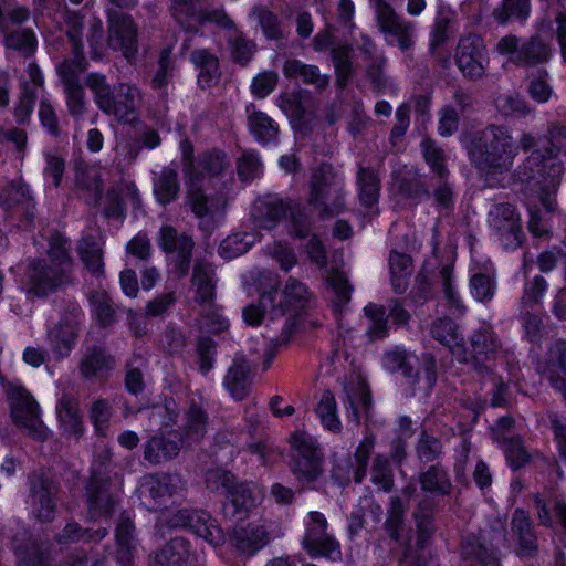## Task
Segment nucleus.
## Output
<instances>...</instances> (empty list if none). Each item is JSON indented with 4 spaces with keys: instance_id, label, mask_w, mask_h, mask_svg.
<instances>
[{
    "instance_id": "obj_1",
    "label": "nucleus",
    "mask_w": 566,
    "mask_h": 566,
    "mask_svg": "<svg viewBox=\"0 0 566 566\" xmlns=\"http://www.w3.org/2000/svg\"><path fill=\"white\" fill-rule=\"evenodd\" d=\"M565 138L566 128L553 124L545 135L538 137L524 135L521 139L523 149L531 150L524 163L521 180L537 193L547 212L555 209V195L564 174V164L559 159V154Z\"/></svg>"
},
{
    "instance_id": "obj_2",
    "label": "nucleus",
    "mask_w": 566,
    "mask_h": 566,
    "mask_svg": "<svg viewBox=\"0 0 566 566\" xmlns=\"http://www.w3.org/2000/svg\"><path fill=\"white\" fill-rule=\"evenodd\" d=\"M280 276L272 271L251 272L245 283L251 284L260 295L259 305L251 304L243 308V319L248 325L256 326L268 315L271 319L283 316L285 313L302 307L307 301L306 286L290 279L283 291L279 292Z\"/></svg>"
},
{
    "instance_id": "obj_3",
    "label": "nucleus",
    "mask_w": 566,
    "mask_h": 566,
    "mask_svg": "<svg viewBox=\"0 0 566 566\" xmlns=\"http://www.w3.org/2000/svg\"><path fill=\"white\" fill-rule=\"evenodd\" d=\"M71 260L64 238L56 233L49 240L45 256L29 262L20 277L29 297H44L66 283Z\"/></svg>"
},
{
    "instance_id": "obj_4",
    "label": "nucleus",
    "mask_w": 566,
    "mask_h": 566,
    "mask_svg": "<svg viewBox=\"0 0 566 566\" xmlns=\"http://www.w3.org/2000/svg\"><path fill=\"white\" fill-rule=\"evenodd\" d=\"M199 167L202 169L200 176H195L191 167L187 169L188 201L200 226L210 230L223 218L228 200L223 195H212L207 189H201L200 185L206 176L217 175L223 169L224 156L220 153L209 154L200 160Z\"/></svg>"
},
{
    "instance_id": "obj_5",
    "label": "nucleus",
    "mask_w": 566,
    "mask_h": 566,
    "mask_svg": "<svg viewBox=\"0 0 566 566\" xmlns=\"http://www.w3.org/2000/svg\"><path fill=\"white\" fill-rule=\"evenodd\" d=\"M66 33L73 43V60H65L59 67L57 72L61 76L66 93V101L70 112L78 116L84 111V99L82 88L78 86V74L85 69V59L82 54V46L78 43V30L82 25L81 18L76 14H70L66 20Z\"/></svg>"
},
{
    "instance_id": "obj_6",
    "label": "nucleus",
    "mask_w": 566,
    "mask_h": 566,
    "mask_svg": "<svg viewBox=\"0 0 566 566\" xmlns=\"http://www.w3.org/2000/svg\"><path fill=\"white\" fill-rule=\"evenodd\" d=\"M87 85L103 112L113 115L119 122L130 123L136 118V107L140 99L137 88L122 84L116 95H113L104 76L98 74H91L87 77Z\"/></svg>"
},
{
    "instance_id": "obj_7",
    "label": "nucleus",
    "mask_w": 566,
    "mask_h": 566,
    "mask_svg": "<svg viewBox=\"0 0 566 566\" xmlns=\"http://www.w3.org/2000/svg\"><path fill=\"white\" fill-rule=\"evenodd\" d=\"M310 205L319 214L338 213L344 207L340 182L329 165L314 172L311 182Z\"/></svg>"
},
{
    "instance_id": "obj_8",
    "label": "nucleus",
    "mask_w": 566,
    "mask_h": 566,
    "mask_svg": "<svg viewBox=\"0 0 566 566\" xmlns=\"http://www.w3.org/2000/svg\"><path fill=\"white\" fill-rule=\"evenodd\" d=\"M7 395L13 421L34 438L44 439L46 429L40 419L39 406L30 394L19 382H11L7 387Z\"/></svg>"
},
{
    "instance_id": "obj_9",
    "label": "nucleus",
    "mask_w": 566,
    "mask_h": 566,
    "mask_svg": "<svg viewBox=\"0 0 566 566\" xmlns=\"http://www.w3.org/2000/svg\"><path fill=\"white\" fill-rule=\"evenodd\" d=\"M304 525L303 547L312 557L337 559L340 556L339 545L326 534L327 521L323 514L310 512Z\"/></svg>"
},
{
    "instance_id": "obj_10",
    "label": "nucleus",
    "mask_w": 566,
    "mask_h": 566,
    "mask_svg": "<svg viewBox=\"0 0 566 566\" xmlns=\"http://www.w3.org/2000/svg\"><path fill=\"white\" fill-rule=\"evenodd\" d=\"M380 32L386 42L407 50L412 44V25L401 20L394 10L382 0H370Z\"/></svg>"
},
{
    "instance_id": "obj_11",
    "label": "nucleus",
    "mask_w": 566,
    "mask_h": 566,
    "mask_svg": "<svg viewBox=\"0 0 566 566\" xmlns=\"http://www.w3.org/2000/svg\"><path fill=\"white\" fill-rule=\"evenodd\" d=\"M260 207L266 209L264 217L259 221L262 228L268 230L274 228L277 220L283 216L285 227L293 237L305 238L307 235L310 229L307 216L292 209L289 202L271 198L261 202Z\"/></svg>"
},
{
    "instance_id": "obj_12",
    "label": "nucleus",
    "mask_w": 566,
    "mask_h": 566,
    "mask_svg": "<svg viewBox=\"0 0 566 566\" xmlns=\"http://www.w3.org/2000/svg\"><path fill=\"white\" fill-rule=\"evenodd\" d=\"M291 446L295 473L304 481H314L321 473V457L314 439L305 432L296 431L291 436Z\"/></svg>"
},
{
    "instance_id": "obj_13",
    "label": "nucleus",
    "mask_w": 566,
    "mask_h": 566,
    "mask_svg": "<svg viewBox=\"0 0 566 566\" xmlns=\"http://www.w3.org/2000/svg\"><path fill=\"white\" fill-rule=\"evenodd\" d=\"M170 525L174 527H188L199 537L211 545H218L223 539V534L216 521L203 511H178Z\"/></svg>"
},
{
    "instance_id": "obj_14",
    "label": "nucleus",
    "mask_w": 566,
    "mask_h": 566,
    "mask_svg": "<svg viewBox=\"0 0 566 566\" xmlns=\"http://www.w3.org/2000/svg\"><path fill=\"white\" fill-rule=\"evenodd\" d=\"M457 64L467 76H480L488 64L483 41L479 36L461 39L455 53Z\"/></svg>"
},
{
    "instance_id": "obj_15",
    "label": "nucleus",
    "mask_w": 566,
    "mask_h": 566,
    "mask_svg": "<svg viewBox=\"0 0 566 566\" xmlns=\"http://www.w3.org/2000/svg\"><path fill=\"white\" fill-rule=\"evenodd\" d=\"M497 237L505 250H515L523 242L521 217L509 203L497 207Z\"/></svg>"
},
{
    "instance_id": "obj_16",
    "label": "nucleus",
    "mask_w": 566,
    "mask_h": 566,
    "mask_svg": "<svg viewBox=\"0 0 566 566\" xmlns=\"http://www.w3.org/2000/svg\"><path fill=\"white\" fill-rule=\"evenodd\" d=\"M159 244L163 250L171 254L179 275L186 274L192 249L191 239L186 235L178 237L174 228L166 226L160 229Z\"/></svg>"
},
{
    "instance_id": "obj_17",
    "label": "nucleus",
    "mask_w": 566,
    "mask_h": 566,
    "mask_svg": "<svg viewBox=\"0 0 566 566\" xmlns=\"http://www.w3.org/2000/svg\"><path fill=\"white\" fill-rule=\"evenodd\" d=\"M221 485L227 490V503L224 510L229 514H237L241 510H248L260 499L258 489L250 484L233 485V478L223 474Z\"/></svg>"
},
{
    "instance_id": "obj_18",
    "label": "nucleus",
    "mask_w": 566,
    "mask_h": 566,
    "mask_svg": "<svg viewBox=\"0 0 566 566\" xmlns=\"http://www.w3.org/2000/svg\"><path fill=\"white\" fill-rule=\"evenodd\" d=\"M348 406V418L355 424L359 423L360 417L367 413L370 403V397L365 378L360 374L350 377L344 387Z\"/></svg>"
},
{
    "instance_id": "obj_19",
    "label": "nucleus",
    "mask_w": 566,
    "mask_h": 566,
    "mask_svg": "<svg viewBox=\"0 0 566 566\" xmlns=\"http://www.w3.org/2000/svg\"><path fill=\"white\" fill-rule=\"evenodd\" d=\"M231 544L241 553L252 555L268 542L264 527L255 523H240L230 534Z\"/></svg>"
},
{
    "instance_id": "obj_20",
    "label": "nucleus",
    "mask_w": 566,
    "mask_h": 566,
    "mask_svg": "<svg viewBox=\"0 0 566 566\" xmlns=\"http://www.w3.org/2000/svg\"><path fill=\"white\" fill-rule=\"evenodd\" d=\"M180 485L181 481L177 475H153L143 482L142 493L154 501L151 509L157 510L169 502Z\"/></svg>"
},
{
    "instance_id": "obj_21",
    "label": "nucleus",
    "mask_w": 566,
    "mask_h": 566,
    "mask_svg": "<svg viewBox=\"0 0 566 566\" xmlns=\"http://www.w3.org/2000/svg\"><path fill=\"white\" fill-rule=\"evenodd\" d=\"M517 40L514 36H506L497 43V51L501 53L513 54L512 60L524 63H537L548 59L549 50L547 45L538 39H532L521 51H516Z\"/></svg>"
},
{
    "instance_id": "obj_22",
    "label": "nucleus",
    "mask_w": 566,
    "mask_h": 566,
    "mask_svg": "<svg viewBox=\"0 0 566 566\" xmlns=\"http://www.w3.org/2000/svg\"><path fill=\"white\" fill-rule=\"evenodd\" d=\"M109 22V45L120 50L127 59H130L136 52V28L132 19L112 17Z\"/></svg>"
},
{
    "instance_id": "obj_23",
    "label": "nucleus",
    "mask_w": 566,
    "mask_h": 566,
    "mask_svg": "<svg viewBox=\"0 0 566 566\" xmlns=\"http://www.w3.org/2000/svg\"><path fill=\"white\" fill-rule=\"evenodd\" d=\"M115 560L120 566H130L137 554L134 526L128 518L120 521L116 528Z\"/></svg>"
},
{
    "instance_id": "obj_24",
    "label": "nucleus",
    "mask_w": 566,
    "mask_h": 566,
    "mask_svg": "<svg viewBox=\"0 0 566 566\" xmlns=\"http://www.w3.org/2000/svg\"><path fill=\"white\" fill-rule=\"evenodd\" d=\"M512 531L520 543V554L533 556L537 552V541L530 517L523 510H516L512 517Z\"/></svg>"
},
{
    "instance_id": "obj_25",
    "label": "nucleus",
    "mask_w": 566,
    "mask_h": 566,
    "mask_svg": "<svg viewBox=\"0 0 566 566\" xmlns=\"http://www.w3.org/2000/svg\"><path fill=\"white\" fill-rule=\"evenodd\" d=\"M49 338L53 355L56 358L67 356L76 339L75 317L66 319L63 324L49 331Z\"/></svg>"
},
{
    "instance_id": "obj_26",
    "label": "nucleus",
    "mask_w": 566,
    "mask_h": 566,
    "mask_svg": "<svg viewBox=\"0 0 566 566\" xmlns=\"http://www.w3.org/2000/svg\"><path fill=\"white\" fill-rule=\"evenodd\" d=\"M190 559L187 542L174 538L154 556L151 566H186Z\"/></svg>"
},
{
    "instance_id": "obj_27",
    "label": "nucleus",
    "mask_w": 566,
    "mask_h": 566,
    "mask_svg": "<svg viewBox=\"0 0 566 566\" xmlns=\"http://www.w3.org/2000/svg\"><path fill=\"white\" fill-rule=\"evenodd\" d=\"M250 365L242 356H237L233 365L230 367L226 378L224 385L230 395L240 400L244 398L248 392V373Z\"/></svg>"
},
{
    "instance_id": "obj_28",
    "label": "nucleus",
    "mask_w": 566,
    "mask_h": 566,
    "mask_svg": "<svg viewBox=\"0 0 566 566\" xmlns=\"http://www.w3.org/2000/svg\"><path fill=\"white\" fill-rule=\"evenodd\" d=\"M250 132L261 144L272 142L277 135L275 123L264 113L258 112L253 106L247 107Z\"/></svg>"
},
{
    "instance_id": "obj_29",
    "label": "nucleus",
    "mask_w": 566,
    "mask_h": 566,
    "mask_svg": "<svg viewBox=\"0 0 566 566\" xmlns=\"http://www.w3.org/2000/svg\"><path fill=\"white\" fill-rule=\"evenodd\" d=\"M107 200L109 201V207L106 209L107 216H119L124 208L138 206V190L132 182H125L117 189H113L108 193Z\"/></svg>"
},
{
    "instance_id": "obj_30",
    "label": "nucleus",
    "mask_w": 566,
    "mask_h": 566,
    "mask_svg": "<svg viewBox=\"0 0 566 566\" xmlns=\"http://www.w3.org/2000/svg\"><path fill=\"white\" fill-rule=\"evenodd\" d=\"M495 134L493 129H488L480 133L473 139L468 142L463 139L462 143L468 149V154L473 163L481 166L484 163L492 160L493 139Z\"/></svg>"
},
{
    "instance_id": "obj_31",
    "label": "nucleus",
    "mask_w": 566,
    "mask_h": 566,
    "mask_svg": "<svg viewBox=\"0 0 566 566\" xmlns=\"http://www.w3.org/2000/svg\"><path fill=\"white\" fill-rule=\"evenodd\" d=\"M432 336L440 343L447 345L452 355L459 361H467V357L461 355V339L458 337L457 327L450 319H440L432 325Z\"/></svg>"
},
{
    "instance_id": "obj_32",
    "label": "nucleus",
    "mask_w": 566,
    "mask_h": 566,
    "mask_svg": "<svg viewBox=\"0 0 566 566\" xmlns=\"http://www.w3.org/2000/svg\"><path fill=\"white\" fill-rule=\"evenodd\" d=\"M538 368L542 374H547L551 380L562 374L566 375V342H555L548 349L546 360Z\"/></svg>"
},
{
    "instance_id": "obj_33",
    "label": "nucleus",
    "mask_w": 566,
    "mask_h": 566,
    "mask_svg": "<svg viewBox=\"0 0 566 566\" xmlns=\"http://www.w3.org/2000/svg\"><path fill=\"white\" fill-rule=\"evenodd\" d=\"M57 418L63 431L74 438L82 432V421L78 416L77 405L70 399H61L56 406Z\"/></svg>"
},
{
    "instance_id": "obj_34",
    "label": "nucleus",
    "mask_w": 566,
    "mask_h": 566,
    "mask_svg": "<svg viewBox=\"0 0 566 566\" xmlns=\"http://www.w3.org/2000/svg\"><path fill=\"white\" fill-rule=\"evenodd\" d=\"M192 62L199 67L198 82L209 87L219 77L218 60L207 50H197L191 55Z\"/></svg>"
},
{
    "instance_id": "obj_35",
    "label": "nucleus",
    "mask_w": 566,
    "mask_h": 566,
    "mask_svg": "<svg viewBox=\"0 0 566 566\" xmlns=\"http://www.w3.org/2000/svg\"><path fill=\"white\" fill-rule=\"evenodd\" d=\"M391 284L397 293H402L407 287V279L412 272L411 259L402 253L392 252L389 258Z\"/></svg>"
},
{
    "instance_id": "obj_36",
    "label": "nucleus",
    "mask_w": 566,
    "mask_h": 566,
    "mask_svg": "<svg viewBox=\"0 0 566 566\" xmlns=\"http://www.w3.org/2000/svg\"><path fill=\"white\" fill-rule=\"evenodd\" d=\"M255 241L256 235L253 233H233L220 243L219 254L224 259H234L248 252Z\"/></svg>"
},
{
    "instance_id": "obj_37",
    "label": "nucleus",
    "mask_w": 566,
    "mask_h": 566,
    "mask_svg": "<svg viewBox=\"0 0 566 566\" xmlns=\"http://www.w3.org/2000/svg\"><path fill=\"white\" fill-rule=\"evenodd\" d=\"M178 190L176 171L171 168L164 169L154 186L157 200L163 205L169 203L176 198Z\"/></svg>"
},
{
    "instance_id": "obj_38",
    "label": "nucleus",
    "mask_w": 566,
    "mask_h": 566,
    "mask_svg": "<svg viewBox=\"0 0 566 566\" xmlns=\"http://www.w3.org/2000/svg\"><path fill=\"white\" fill-rule=\"evenodd\" d=\"M316 415L321 419L322 426L333 432L340 430V421L336 413V401L329 391L322 394L316 407Z\"/></svg>"
},
{
    "instance_id": "obj_39",
    "label": "nucleus",
    "mask_w": 566,
    "mask_h": 566,
    "mask_svg": "<svg viewBox=\"0 0 566 566\" xmlns=\"http://www.w3.org/2000/svg\"><path fill=\"white\" fill-rule=\"evenodd\" d=\"M284 73L291 77H302L306 83L323 87L327 84V80L323 76L318 69L314 65H305L300 61H287L284 65Z\"/></svg>"
},
{
    "instance_id": "obj_40",
    "label": "nucleus",
    "mask_w": 566,
    "mask_h": 566,
    "mask_svg": "<svg viewBox=\"0 0 566 566\" xmlns=\"http://www.w3.org/2000/svg\"><path fill=\"white\" fill-rule=\"evenodd\" d=\"M418 363V358L402 348L388 352L384 358L385 367L391 371H402L406 377H411V369Z\"/></svg>"
},
{
    "instance_id": "obj_41",
    "label": "nucleus",
    "mask_w": 566,
    "mask_h": 566,
    "mask_svg": "<svg viewBox=\"0 0 566 566\" xmlns=\"http://www.w3.org/2000/svg\"><path fill=\"white\" fill-rule=\"evenodd\" d=\"M359 199L366 207H373L378 200V178L369 169H360L358 172Z\"/></svg>"
},
{
    "instance_id": "obj_42",
    "label": "nucleus",
    "mask_w": 566,
    "mask_h": 566,
    "mask_svg": "<svg viewBox=\"0 0 566 566\" xmlns=\"http://www.w3.org/2000/svg\"><path fill=\"white\" fill-rule=\"evenodd\" d=\"M503 450L506 462L513 470L524 467L531 460V454L523 447L520 438L505 439Z\"/></svg>"
},
{
    "instance_id": "obj_43",
    "label": "nucleus",
    "mask_w": 566,
    "mask_h": 566,
    "mask_svg": "<svg viewBox=\"0 0 566 566\" xmlns=\"http://www.w3.org/2000/svg\"><path fill=\"white\" fill-rule=\"evenodd\" d=\"M178 446L174 441H164L161 438L154 437L147 443L145 457L150 462H160L163 459H169L177 454Z\"/></svg>"
},
{
    "instance_id": "obj_44",
    "label": "nucleus",
    "mask_w": 566,
    "mask_h": 566,
    "mask_svg": "<svg viewBox=\"0 0 566 566\" xmlns=\"http://www.w3.org/2000/svg\"><path fill=\"white\" fill-rule=\"evenodd\" d=\"M193 284L197 289V301L201 304L209 303L214 295L210 270L208 268L197 266L193 273Z\"/></svg>"
},
{
    "instance_id": "obj_45",
    "label": "nucleus",
    "mask_w": 566,
    "mask_h": 566,
    "mask_svg": "<svg viewBox=\"0 0 566 566\" xmlns=\"http://www.w3.org/2000/svg\"><path fill=\"white\" fill-rule=\"evenodd\" d=\"M80 255L84 264L93 273H98L102 268V249L98 242H90L86 239L80 244Z\"/></svg>"
},
{
    "instance_id": "obj_46",
    "label": "nucleus",
    "mask_w": 566,
    "mask_h": 566,
    "mask_svg": "<svg viewBox=\"0 0 566 566\" xmlns=\"http://www.w3.org/2000/svg\"><path fill=\"white\" fill-rule=\"evenodd\" d=\"M32 514L39 521L45 522L53 517L54 505L49 492L41 491L31 494Z\"/></svg>"
},
{
    "instance_id": "obj_47",
    "label": "nucleus",
    "mask_w": 566,
    "mask_h": 566,
    "mask_svg": "<svg viewBox=\"0 0 566 566\" xmlns=\"http://www.w3.org/2000/svg\"><path fill=\"white\" fill-rule=\"evenodd\" d=\"M365 314L370 321V326L368 328L370 338H384L387 333L384 308L381 306L369 304L365 306Z\"/></svg>"
},
{
    "instance_id": "obj_48",
    "label": "nucleus",
    "mask_w": 566,
    "mask_h": 566,
    "mask_svg": "<svg viewBox=\"0 0 566 566\" xmlns=\"http://www.w3.org/2000/svg\"><path fill=\"white\" fill-rule=\"evenodd\" d=\"M112 366V359L102 349H94L82 360V371L85 376H94Z\"/></svg>"
},
{
    "instance_id": "obj_49",
    "label": "nucleus",
    "mask_w": 566,
    "mask_h": 566,
    "mask_svg": "<svg viewBox=\"0 0 566 566\" xmlns=\"http://www.w3.org/2000/svg\"><path fill=\"white\" fill-rule=\"evenodd\" d=\"M421 484L424 490L438 493H446L450 486L446 472L437 467L422 474Z\"/></svg>"
},
{
    "instance_id": "obj_50",
    "label": "nucleus",
    "mask_w": 566,
    "mask_h": 566,
    "mask_svg": "<svg viewBox=\"0 0 566 566\" xmlns=\"http://www.w3.org/2000/svg\"><path fill=\"white\" fill-rule=\"evenodd\" d=\"M530 0H503V12L497 14V21L506 22L511 18L525 21L530 14Z\"/></svg>"
},
{
    "instance_id": "obj_51",
    "label": "nucleus",
    "mask_w": 566,
    "mask_h": 566,
    "mask_svg": "<svg viewBox=\"0 0 566 566\" xmlns=\"http://www.w3.org/2000/svg\"><path fill=\"white\" fill-rule=\"evenodd\" d=\"M201 328L208 333H219L229 325L228 319L221 314L220 308L209 304L200 319Z\"/></svg>"
},
{
    "instance_id": "obj_52",
    "label": "nucleus",
    "mask_w": 566,
    "mask_h": 566,
    "mask_svg": "<svg viewBox=\"0 0 566 566\" xmlns=\"http://www.w3.org/2000/svg\"><path fill=\"white\" fill-rule=\"evenodd\" d=\"M205 418L199 408H191L187 415V424L185 428L186 439L184 443L197 441L203 433Z\"/></svg>"
},
{
    "instance_id": "obj_53",
    "label": "nucleus",
    "mask_w": 566,
    "mask_h": 566,
    "mask_svg": "<svg viewBox=\"0 0 566 566\" xmlns=\"http://www.w3.org/2000/svg\"><path fill=\"white\" fill-rule=\"evenodd\" d=\"M238 172L245 180L260 176L262 164L255 153L247 151L239 158Z\"/></svg>"
},
{
    "instance_id": "obj_54",
    "label": "nucleus",
    "mask_w": 566,
    "mask_h": 566,
    "mask_svg": "<svg viewBox=\"0 0 566 566\" xmlns=\"http://www.w3.org/2000/svg\"><path fill=\"white\" fill-rule=\"evenodd\" d=\"M450 18V11L448 8L442 6L439 7L438 17L436 19V27L431 35V49L432 51H437L438 48L444 43L447 40V22Z\"/></svg>"
},
{
    "instance_id": "obj_55",
    "label": "nucleus",
    "mask_w": 566,
    "mask_h": 566,
    "mask_svg": "<svg viewBox=\"0 0 566 566\" xmlns=\"http://www.w3.org/2000/svg\"><path fill=\"white\" fill-rule=\"evenodd\" d=\"M327 282L337 297V306L345 304L349 300L350 289L345 275L338 271L328 274Z\"/></svg>"
},
{
    "instance_id": "obj_56",
    "label": "nucleus",
    "mask_w": 566,
    "mask_h": 566,
    "mask_svg": "<svg viewBox=\"0 0 566 566\" xmlns=\"http://www.w3.org/2000/svg\"><path fill=\"white\" fill-rule=\"evenodd\" d=\"M546 76L547 74L545 72H541L538 76L532 78L530 83V94L532 98L538 103L547 102L553 94V90L547 83Z\"/></svg>"
},
{
    "instance_id": "obj_57",
    "label": "nucleus",
    "mask_w": 566,
    "mask_h": 566,
    "mask_svg": "<svg viewBox=\"0 0 566 566\" xmlns=\"http://www.w3.org/2000/svg\"><path fill=\"white\" fill-rule=\"evenodd\" d=\"M373 482L384 491H388L392 484V475L388 467V461L377 458L371 472Z\"/></svg>"
},
{
    "instance_id": "obj_58",
    "label": "nucleus",
    "mask_w": 566,
    "mask_h": 566,
    "mask_svg": "<svg viewBox=\"0 0 566 566\" xmlns=\"http://www.w3.org/2000/svg\"><path fill=\"white\" fill-rule=\"evenodd\" d=\"M421 146L426 161L430 165L431 169L438 175H443L444 158L442 151L438 147H436L434 144L429 139H424Z\"/></svg>"
},
{
    "instance_id": "obj_59",
    "label": "nucleus",
    "mask_w": 566,
    "mask_h": 566,
    "mask_svg": "<svg viewBox=\"0 0 566 566\" xmlns=\"http://www.w3.org/2000/svg\"><path fill=\"white\" fill-rule=\"evenodd\" d=\"M269 253L283 271L287 272L296 264L294 251L282 243H275L270 248Z\"/></svg>"
},
{
    "instance_id": "obj_60",
    "label": "nucleus",
    "mask_w": 566,
    "mask_h": 566,
    "mask_svg": "<svg viewBox=\"0 0 566 566\" xmlns=\"http://www.w3.org/2000/svg\"><path fill=\"white\" fill-rule=\"evenodd\" d=\"M333 61L335 71L338 77V82L344 84L350 73L349 65V49L338 48L333 50Z\"/></svg>"
},
{
    "instance_id": "obj_61",
    "label": "nucleus",
    "mask_w": 566,
    "mask_h": 566,
    "mask_svg": "<svg viewBox=\"0 0 566 566\" xmlns=\"http://www.w3.org/2000/svg\"><path fill=\"white\" fill-rule=\"evenodd\" d=\"M276 80V74L272 72L258 75L251 84V91L253 95L258 97H264L269 95L274 90Z\"/></svg>"
},
{
    "instance_id": "obj_62",
    "label": "nucleus",
    "mask_w": 566,
    "mask_h": 566,
    "mask_svg": "<svg viewBox=\"0 0 566 566\" xmlns=\"http://www.w3.org/2000/svg\"><path fill=\"white\" fill-rule=\"evenodd\" d=\"M471 294L479 302H490L492 298L490 280L482 274L471 279Z\"/></svg>"
},
{
    "instance_id": "obj_63",
    "label": "nucleus",
    "mask_w": 566,
    "mask_h": 566,
    "mask_svg": "<svg viewBox=\"0 0 566 566\" xmlns=\"http://www.w3.org/2000/svg\"><path fill=\"white\" fill-rule=\"evenodd\" d=\"M91 417L98 434H105L109 419V408L105 401H96L92 406Z\"/></svg>"
},
{
    "instance_id": "obj_64",
    "label": "nucleus",
    "mask_w": 566,
    "mask_h": 566,
    "mask_svg": "<svg viewBox=\"0 0 566 566\" xmlns=\"http://www.w3.org/2000/svg\"><path fill=\"white\" fill-rule=\"evenodd\" d=\"M373 446H374L373 439L367 437L360 442V444L358 446V448L356 450L355 459H356V462L358 465L357 470L355 471V475H354L356 482H360L363 480L364 469L367 464V460H368L370 450L373 449Z\"/></svg>"
}]
</instances>
